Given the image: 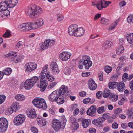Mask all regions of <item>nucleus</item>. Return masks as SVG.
Returning <instances> with one entry per match:
<instances>
[{"label": "nucleus", "instance_id": "10", "mask_svg": "<svg viewBox=\"0 0 133 133\" xmlns=\"http://www.w3.org/2000/svg\"><path fill=\"white\" fill-rule=\"evenodd\" d=\"M47 82L46 80L40 78L39 84L37 83V85L40 88L41 91H44L48 85Z\"/></svg>", "mask_w": 133, "mask_h": 133}, {"label": "nucleus", "instance_id": "45", "mask_svg": "<svg viewBox=\"0 0 133 133\" xmlns=\"http://www.w3.org/2000/svg\"><path fill=\"white\" fill-rule=\"evenodd\" d=\"M126 38L128 42H133V33L128 34Z\"/></svg>", "mask_w": 133, "mask_h": 133}, {"label": "nucleus", "instance_id": "27", "mask_svg": "<svg viewBox=\"0 0 133 133\" xmlns=\"http://www.w3.org/2000/svg\"><path fill=\"white\" fill-rule=\"evenodd\" d=\"M9 8L8 4L6 3V0L2 1L0 3V11L7 9Z\"/></svg>", "mask_w": 133, "mask_h": 133}, {"label": "nucleus", "instance_id": "61", "mask_svg": "<svg viewBox=\"0 0 133 133\" xmlns=\"http://www.w3.org/2000/svg\"><path fill=\"white\" fill-rule=\"evenodd\" d=\"M122 110V109L119 108H117L114 111V113L115 114H118L120 113Z\"/></svg>", "mask_w": 133, "mask_h": 133}, {"label": "nucleus", "instance_id": "28", "mask_svg": "<svg viewBox=\"0 0 133 133\" xmlns=\"http://www.w3.org/2000/svg\"><path fill=\"white\" fill-rule=\"evenodd\" d=\"M0 15L1 17L6 18L9 17L10 15L9 11L7 9L0 11Z\"/></svg>", "mask_w": 133, "mask_h": 133}, {"label": "nucleus", "instance_id": "36", "mask_svg": "<svg viewBox=\"0 0 133 133\" xmlns=\"http://www.w3.org/2000/svg\"><path fill=\"white\" fill-rule=\"evenodd\" d=\"M12 69L10 68H8L3 70L2 72L4 75L5 74L7 75H9L11 74V73L12 72Z\"/></svg>", "mask_w": 133, "mask_h": 133}, {"label": "nucleus", "instance_id": "47", "mask_svg": "<svg viewBox=\"0 0 133 133\" xmlns=\"http://www.w3.org/2000/svg\"><path fill=\"white\" fill-rule=\"evenodd\" d=\"M11 36L10 32L8 30H6L4 34L3 35V37L5 38L9 37Z\"/></svg>", "mask_w": 133, "mask_h": 133}, {"label": "nucleus", "instance_id": "57", "mask_svg": "<svg viewBox=\"0 0 133 133\" xmlns=\"http://www.w3.org/2000/svg\"><path fill=\"white\" fill-rule=\"evenodd\" d=\"M117 21H115L113 24L109 28L108 30H112L117 25Z\"/></svg>", "mask_w": 133, "mask_h": 133}, {"label": "nucleus", "instance_id": "53", "mask_svg": "<svg viewBox=\"0 0 133 133\" xmlns=\"http://www.w3.org/2000/svg\"><path fill=\"white\" fill-rule=\"evenodd\" d=\"M19 104L17 102H14L12 104V107L14 109H18L19 108Z\"/></svg>", "mask_w": 133, "mask_h": 133}, {"label": "nucleus", "instance_id": "14", "mask_svg": "<svg viewBox=\"0 0 133 133\" xmlns=\"http://www.w3.org/2000/svg\"><path fill=\"white\" fill-rule=\"evenodd\" d=\"M57 91H55L52 92L49 96L48 99L52 102H55L59 94Z\"/></svg>", "mask_w": 133, "mask_h": 133}, {"label": "nucleus", "instance_id": "46", "mask_svg": "<svg viewBox=\"0 0 133 133\" xmlns=\"http://www.w3.org/2000/svg\"><path fill=\"white\" fill-rule=\"evenodd\" d=\"M23 58V57L22 56H17L15 57V60L14 62L15 63H17L19 62H20L21 59Z\"/></svg>", "mask_w": 133, "mask_h": 133}, {"label": "nucleus", "instance_id": "1", "mask_svg": "<svg viewBox=\"0 0 133 133\" xmlns=\"http://www.w3.org/2000/svg\"><path fill=\"white\" fill-rule=\"evenodd\" d=\"M68 32L70 35L79 37L84 34L85 31L82 27H78L77 24H73L69 27Z\"/></svg>", "mask_w": 133, "mask_h": 133}, {"label": "nucleus", "instance_id": "60", "mask_svg": "<svg viewBox=\"0 0 133 133\" xmlns=\"http://www.w3.org/2000/svg\"><path fill=\"white\" fill-rule=\"evenodd\" d=\"M83 61L82 60V58L78 62V68L80 69H83V66L82 65L83 64Z\"/></svg>", "mask_w": 133, "mask_h": 133}, {"label": "nucleus", "instance_id": "33", "mask_svg": "<svg viewBox=\"0 0 133 133\" xmlns=\"http://www.w3.org/2000/svg\"><path fill=\"white\" fill-rule=\"evenodd\" d=\"M95 101V99H91L89 98H87L83 100V102L84 104H87L90 102V103L92 104L94 103Z\"/></svg>", "mask_w": 133, "mask_h": 133}, {"label": "nucleus", "instance_id": "16", "mask_svg": "<svg viewBox=\"0 0 133 133\" xmlns=\"http://www.w3.org/2000/svg\"><path fill=\"white\" fill-rule=\"evenodd\" d=\"M50 68L53 72L55 74H57L59 72L58 65L56 62H53L51 63L50 64Z\"/></svg>", "mask_w": 133, "mask_h": 133}, {"label": "nucleus", "instance_id": "22", "mask_svg": "<svg viewBox=\"0 0 133 133\" xmlns=\"http://www.w3.org/2000/svg\"><path fill=\"white\" fill-rule=\"evenodd\" d=\"M55 102H56L58 105L63 104L65 102V101L64 99V96L59 94Z\"/></svg>", "mask_w": 133, "mask_h": 133}, {"label": "nucleus", "instance_id": "40", "mask_svg": "<svg viewBox=\"0 0 133 133\" xmlns=\"http://www.w3.org/2000/svg\"><path fill=\"white\" fill-rule=\"evenodd\" d=\"M113 44V42H105L103 44V47L105 49L108 48L111 46Z\"/></svg>", "mask_w": 133, "mask_h": 133}, {"label": "nucleus", "instance_id": "34", "mask_svg": "<svg viewBox=\"0 0 133 133\" xmlns=\"http://www.w3.org/2000/svg\"><path fill=\"white\" fill-rule=\"evenodd\" d=\"M110 117V115L109 114L106 113L103 114L101 118L102 121L104 122L106 119L109 118Z\"/></svg>", "mask_w": 133, "mask_h": 133}, {"label": "nucleus", "instance_id": "37", "mask_svg": "<svg viewBox=\"0 0 133 133\" xmlns=\"http://www.w3.org/2000/svg\"><path fill=\"white\" fill-rule=\"evenodd\" d=\"M118 84V83L116 82H110L109 83L108 86L110 89H112L115 88Z\"/></svg>", "mask_w": 133, "mask_h": 133}, {"label": "nucleus", "instance_id": "7", "mask_svg": "<svg viewBox=\"0 0 133 133\" xmlns=\"http://www.w3.org/2000/svg\"><path fill=\"white\" fill-rule=\"evenodd\" d=\"M8 126L7 120L4 118H0V131L3 132L5 131Z\"/></svg>", "mask_w": 133, "mask_h": 133}, {"label": "nucleus", "instance_id": "19", "mask_svg": "<svg viewBox=\"0 0 133 133\" xmlns=\"http://www.w3.org/2000/svg\"><path fill=\"white\" fill-rule=\"evenodd\" d=\"M44 24V22L42 19H37L35 24H33V29H37L42 26Z\"/></svg>", "mask_w": 133, "mask_h": 133}, {"label": "nucleus", "instance_id": "9", "mask_svg": "<svg viewBox=\"0 0 133 133\" xmlns=\"http://www.w3.org/2000/svg\"><path fill=\"white\" fill-rule=\"evenodd\" d=\"M111 3V2H110L105 1H104L103 2L101 1L98 2L97 3L96 5L97 8L98 10H101L102 8L107 7Z\"/></svg>", "mask_w": 133, "mask_h": 133}, {"label": "nucleus", "instance_id": "13", "mask_svg": "<svg viewBox=\"0 0 133 133\" xmlns=\"http://www.w3.org/2000/svg\"><path fill=\"white\" fill-rule=\"evenodd\" d=\"M70 54L67 52H63L60 54V58L63 61H66L68 60L71 56Z\"/></svg>", "mask_w": 133, "mask_h": 133}, {"label": "nucleus", "instance_id": "41", "mask_svg": "<svg viewBox=\"0 0 133 133\" xmlns=\"http://www.w3.org/2000/svg\"><path fill=\"white\" fill-rule=\"evenodd\" d=\"M110 94V91L108 89H105L104 90L103 96L104 98H107L108 97Z\"/></svg>", "mask_w": 133, "mask_h": 133}, {"label": "nucleus", "instance_id": "11", "mask_svg": "<svg viewBox=\"0 0 133 133\" xmlns=\"http://www.w3.org/2000/svg\"><path fill=\"white\" fill-rule=\"evenodd\" d=\"M26 112L28 116L30 118L33 119L37 117L35 110L34 109H28Z\"/></svg>", "mask_w": 133, "mask_h": 133}, {"label": "nucleus", "instance_id": "38", "mask_svg": "<svg viewBox=\"0 0 133 133\" xmlns=\"http://www.w3.org/2000/svg\"><path fill=\"white\" fill-rule=\"evenodd\" d=\"M100 23L102 25H107L109 23V21L107 19L102 17L101 19Z\"/></svg>", "mask_w": 133, "mask_h": 133}, {"label": "nucleus", "instance_id": "35", "mask_svg": "<svg viewBox=\"0 0 133 133\" xmlns=\"http://www.w3.org/2000/svg\"><path fill=\"white\" fill-rule=\"evenodd\" d=\"M127 115L128 116V118L131 119H133V108H131L128 109L127 111Z\"/></svg>", "mask_w": 133, "mask_h": 133}, {"label": "nucleus", "instance_id": "2", "mask_svg": "<svg viewBox=\"0 0 133 133\" xmlns=\"http://www.w3.org/2000/svg\"><path fill=\"white\" fill-rule=\"evenodd\" d=\"M42 12V9L39 6H33L28 7L25 11V14L34 19L37 17Z\"/></svg>", "mask_w": 133, "mask_h": 133}, {"label": "nucleus", "instance_id": "48", "mask_svg": "<svg viewBox=\"0 0 133 133\" xmlns=\"http://www.w3.org/2000/svg\"><path fill=\"white\" fill-rule=\"evenodd\" d=\"M30 80H31V82L32 81L34 82V84H35L36 82H37V81L39 80V79L38 77L34 76L30 79Z\"/></svg>", "mask_w": 133, "mask_h": 133}, {"label": "nucleus", "instance_id": "32", "mask_svg": "<svg viewBox=\"0 0 133 133\" xmlns=\"http://www.w3.org/2000/svg\"><path fill=\"white\" fill-rule=\"evenodd\" d=\"M124 49L123 46L121 45L118 46L116 50V54L118 55L122 54L124 51Z\"/></svg>", "mask_w": 133, "mask_h": 133}, {"label": "nucleus", "instance_id": "56", "mask_svg": "<svg viewBox=\"0 0 133 133\" xmlns=\"http://www.w3.org/2000/svg\"><path fill=\"white\" fill-rule=\"evenodd\" d=\"M31 131L34 133H38V130L36 127H31Z\"/></svg>", "mask_w": 133, "mask_h": 133}, {"label": "nucleus", "instance_id": "50", "mask_svg": "<svg viewBox=\"0 0 133 133\" xmlns=\"http://www.w3.org/2000/svg\"><path fill=\"white\" fill-rule=\"evenodd\" d=\"M64 73L67 75H69L71 73L70 69L68 67H66L64 70Z\"/></svg>", "mask_w": 133, "mask_h": 133}, {"label": "nucleus", "instance_id": "30", "mask_svg": "<svg viewBox=\"0 0 133 133\" xmlns=\"http://www.w3.org/2000/svg\"><path fill=\"white\" fill-rule=\"evenodd\" d=\"M91 122L90 120L84 119L82 121V124L83 127L85 128L87 127Z\"/></svg>", "mask_w": 133, "mask_h": 133}, {"label": "nucleus", "instance_id": "6", "mask_svg": "<svg viewBox=\"0 0 133 133\" xmlns=\"http://www.w3.org/2000/svg\"><path fill=\"white\" fill-rule=\"evenodd\" d=\"M25 119V117L24 115L19 114L14 119V124L17 125H19L24 122Z\"/></svg>", "mask_w": 133, "mask_h": 133}, {"label": "nucleus", "instance_id": "51", "mask_svg": "<svg viewBox=\"0 0 133 133\" xmlns=\"http://www.w3.org/2000/svg\"><path fill=\"white\" fill-rule=\"evenodd\" d=\"M127 20L128 23H133V15L129 16L127 18Z\"/></svg>", "mask_w": 133, "mask_h": 133}, {"label": "nucleus", "instance_id": "54", "mask_svg": "<svg viewBox=\"0 0 133 133\" xmlns=\"http://www.w3.org/2000/svg\"><path fill=\"white\" fill-rule=\"evenodd\" d=\"M6 97L4 95H0V104L3 103Z\"/></svg>", "mask_w": 133, "mask_h": 133}, {"label": "nucleus", "instance_id": "58", "mask_svg": "<svg viewBox=\"0 0 133 133\" xmlns=\"http://www.w3.org/2000/svg\"><path fill=\"white\" fill-rule=\"evenodd\" d=\"M73 127L74 130H76L78 128L79 125L78 123L76 122H74L73 123Z\"/></svg>", "mask_w": 133, "mask_h": 133}, {"label": "nucleus", "instance_id": "17", "mask_svg": "<svg viewBox=\"0 0 133 133\" xmlns=\"http://www.w3.org/2000/svg\"><path fill=\"white\" fill-rule=\"evenodd\" d=\"M54 44V42H42L40 44V47L42 50L46 49L48 47H50Z\"/></svg>", "mask_w": 133, "mask_h": 133}, {"label": "nucleus", "instance_id": "52", "mask_svg": "<svg viewBox=\"0 0 133 133\" xmlns=\"http://www.w3.org/2000/svg\"><path fill=\"white\" fill-rule=\"evenodd\" d=\"M13 112L12 108L10 107L8 108L6 111V113L8 115L11 114Z\"/></svg>", "mask_w": 133, "mask_h": 133}, {"label": "nucleus", "instance_id": "64", "mask_svg": "<svg viewBox=\"0 0 133 133\" xmlns=\"http://www.w3.org/2000/svg\"><path fill=\"white\" fill-rule=\"evenodd\" d=\"M112 127L114 129H117L118 128L117 123L116 122H114L113 123L112 125Z\"/></svg>", "mask_w": 133, "mask_h": 133}, {"label": "nucleus", "instance_id": "8", "mask_svg": "<svg viewBox=\"0 0 133 133\" xmlns=\"http://www.w3.org/2000/svg\"><path fill=\"white\" fill-rule=\"evenodd\" d=\"M37 66V64L34 62H29L26 64L25 66V71L30 72L35 70Z\"/></svg>", "mask_w": 133, "mask_h": 133}, {"label": "nucleus", "instance_id": "12", "mask_svg": "<svg viewBox=\"0 0 133 133\" xmlns=\"http://www.w3.org/2000/svg\"><path fill=\"white\" fill-rule=\"evenodd\" d=\"M52 126L55 130L58 131L61 128V123L58 120H54L52 121Z\"/></svg>", "mask_w": 133, "mask_h": 133}, {"label": "nucleus", "instance_id": "25", "mask_svg": "<svg viewBox=\"0 0 133 133\" xmlns=\"http://www.w3.org/2000/svg\"><path fill=\"white\" fill-rule=\"evenodd\" d=\"M117 86L118 90L120 92H123L125 89V85L123 82L118 83Z\"/></svg>", "mask_w": 133, "mask_h": 133}, {"label": "nucleus", "instance_id": "20", "mask_svg": "<svg viewBox=\"0 0 133 133\" xmlns=\"http://www.w3.org/2000/svg\"><path fill=\"white\" fill-rule=\"evenodd\" d=\"M88 84L89 88L91 90H94L97 87L96 83L92 79H90L88 81Z\"/></svg>", "mask_w": 133, "mask_h": 133}, {"label": "nucleus", "instance_id": "29", "mask_svg": "<svg viewBox=\"0 0 133 133\" xmlns=\"http://www.w3.org/2000/svg\"><path fill=\"white\" fill-rule=\"evenodd\" d=\"M103 122H102L101 120V118H99L98 119H94L92 121L93 124L99 127L102 126V123Z\"/></svg>", "mask_w": 133, "mask_h": 133}, {"label": "nucleus", "instance_id": "4", "mask_svg": "<svg viewBox=\"0 0 133 133\" xmlns=\"http://www.w3.org/2000/svg\"><path fill=\"white\" fill-rule=\"evenodd\" d=\"M33 23L31 22L27 23H23L20 25L19 28L21 31L22 32H25L33 29Z\"/></svg>", "mask_w": 133, "mask_h": 133}, {"label": "nucleus", "instance_id": "44", "mask_svg": "<svg viewBox=\"0 0 133 133\" xmlns=\"http://www.w3.org/2000/svg\"><path fill=\"white\" fill-rule=\"evenodd\" d=\"M118 98V95L117 94L111 95L110 97V99L113 101H117Z\"/></svg>", "mask_w": 133, "mask_h": 133}, {"label": "nucleus", "instance_id": "62", "mask_svg": "<svg viewBox=\"0 0 133 133\" xmlns=\"http://www.w3.org/2000/svg\"><path fill=\"white\" fill-rule=\"evenodd\" d=\"M57 83L56 82H53L48 86V87L50 89L52 88L56 85Z\"/></svg>", "mask_w": 133, "mask_h": 133}, {"label": "nucleus", "instance_id": "42", "mask_svg": "<svg viewBox=\"0 0 133 133\" xmlns=\"http://www.w3.org/2000/svg\"><path fill=\"white\" fill-rule=\"evenodd\" d=\"M105 108L104 106H101L98 108L97 112L99 114H101L105 112Z\"/></svg>", "mask_w": 133, "mask_h": 133}, {"label": "nucleus", "instance_id": "26", "mask_svg": "<svg viewBox=\"0 0 133 133\" xmlns=\"http://www.w3.org/2000/svg\"><path fill=\"white\" fill-rule=\"evenodd\" d=\"M96 108L94 106H91L87 111V115L89 116L93 115L96 112Z\"/></svg>", "mask_w": 133, "mask_h": 133}, {"label": "nucleus", "instance_id": "43", "mask_svg": "<svg viewBox=\"0 0 133 133\" xmlns=\"http://www.w3.org/2000/svg\"><path fill=\"white\" fill-rule=\"evenodd\" d=\"M46 77L48 80L51 82L53 81L54 79V77L50 75L49 72H48L47 73Z\"/></svg>", "mask_w": 133, "mask_h": 133}, {"label": "nucleus", "instance_id": "5", "mask_svg": "<svg viewBox=\"0 0 133 133\" xmlns=\"http://www.w3.org/2000/svg\"><path fill=\"white\" fill-rule=\"evenodd\" d=\"M82 60L83 61V64L84 66L85 69H88L92 65V62L90 60V59L89 56L87 55H84L82 56Z\"/></svg>", "mask_w": 133, "mask_h": 133}, {"label": "nucleus", "instance_id": "31", "mask_svg": "<svg viewBox=\"0 0 133 133\" xmlns=\"http://www.w3.org/2000/svg\"><path fill=\"white\" fill-rule=\"evenodd\" d=\"M37 121L40 126H43L46 125V122L44 118H37Z\"/></svg>", "mask_w": 133, "mask_h": 133}, {"label": "nucleus", "instance_id": "49", "mask_svg": "<svg viewBox=\"0 0 133 133\" xmlns=\"http://www.w3.org/2000/svg\"><path fill=\"white\" fill-rule=\"evenodd\" d=\"M104 71L107 73H110L112 70L111 67L107 66L104 67Z\"/></svg>", "mask_w": 133, "mask_h": 133}, {"label": "nucleus", "instance_id": "55", "mask_svg": "<svg viewBox=\"0 0 133 133\" xmlns=\"http://www.w3.org/2000/svg\"><path fill=\"white\" fill-rule=\"evenodd\" d=\"M128 75L127 73H125L123 75L122 78L123 81H125L126 80L128 79Z\"/></svg>", "mask_w": 133, "mask_h": 133}, {"label": "nucleus", "instance_id": "59", "mask_svg": "<svg viewBox=\"0 0 133 133\" xmlns=\"http://www.w3.org/2000/svg\"><path fill=\"white\" fill-rule=\"evenodd\" d=\"M64 18V16L62 14H58L57 16V19L58 21H61Z\"/></svg>", "mask_w": 133, "mask_h": 133}, {"label": "nucleus", "instance_id": "15", "mask_svg": "<svg viewBox=\"0 0 133 133\" xmlns=\"http://www.w3.org/2000/svg\"><path fill=\"white\" fill-rule=\"evenodd\" d=\"M34 85V82H31L30 79H28L25 81L24 86L26 89L29 90L33 87Z\"/></svg>", "mask_w": 133, "mask_h": 133}, {"label": "nucleus", "instance_id": "3", "mask_svg": "<svg viewBox=\"0 0 133 133\" xmlns=\"http://www.w3.org/2000/svg\"><path fill=\"white\" fill-rule=\"evenodd\" d=\"M34 105L36 107L43 110H46L47 106L45 100L40 97H36L32 101Z\"/></svg>", "mask_w": 133, "mask_h": 133}, {"label": "nucleus", "instance_id": "18", "mask_svg": "<svg viewBox=\"0 0 133 133\" xmlns=\"http://www.w3.org/2000/svg\"><path fill=\"white\" fill-rule=\"evenodd\" d=\"M48 67V65H46L43 68L41 73L39 75V77L41 79H44L46 75V73Z\"/></svg>", "mask_w": 133, "mask_h": 133}, {"label": "nucleus", "instance_id": "24", "mask_svg": "<svg viewBox=\"0 0 133 133\" xmlns=\"http://www.w3.org/2000/svg\"><path fill=\"white\" fill-rule=\"evenodd\" d=\"M17 55V52H11L10 53H9L5 55V56L6 57L9 58L10 59H11V60L13 61L14 62L15 60V57Z\"/></svg>", "mask_w": 133, "mask_h": 133}, {"label": "nucleus", "instance_id": "63", "mask_svg": "<svg viewBox=\"0 0 133 133\" xmlns=\"http://www.w3.org/2000/svg\"><path fill=\"white\" fill-rule=\"evenodd\" d=\"M101 17V14H97L95 15L94 17V20H96L98 19Z\"/></svg>", "mask_w": 133, "mask_h": 133}, {"label": "nucleus", "instance_id": "39", "mask_svg": "<svg viewBox=\"0 0 133 133\" xmlns=\"http://www.w3.org/2000/svg\"><path fill=\"white\" fill-rule=\"evenodd\" d=\"M15 98L18 101H21L24 99L25 97L24 95L21 94H18L15 97Z\"/></svg>", "mask_w": 133, "mask_h": 133}, {"label": "nucleus", "instance_id": "23", "mask_svg": "<svg viewBox=\"0 0 133 133\" xmlns=\"http://www.w3.org/2000/svg\"><path fill=\"white\" fill-rule=\"evenodd\" d=\"M67 87L63 85L61 87L59 90L57 91L59 94L64 96V94L67 91Z\"/></svg>", "mask_w": 133, "mask_h": 133}, {"label": "nucleus", "instance_id": "21", "mask_svg": "<svg viewBox=\"0 0 133 133\" xmlns=\"http://www.w3.org/2000/svg\"><path fill=\"white\" fill-rule=\"evenodd\" d=\"M9 8H12L16 5L18 2V0H5Z\"/></svg>", "mask_w": 133, "mask_h": 133}]
</instances>
